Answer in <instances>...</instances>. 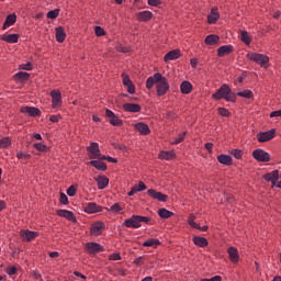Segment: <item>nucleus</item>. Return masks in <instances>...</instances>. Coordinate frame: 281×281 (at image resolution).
Segmentation results:
<instances>
[{
  "instance_id": "obj_25",
  "label": "nucleus",
  "mask_w": 281,
  "mask_h": 281,
  "mask_svg": "<svg viewBox=\"0 0 281 281\" xmlns=\"http://www.w3.org/2000/svg\"><path fill=\"white\" fill-rule=\"evenodd\" d=\"M221 19V13H218V9H212L211 13L207 15V23L210 25H214L216 21Z\"/></svg>"
},
{
  "instance_id": "obj_49",
  "label": "nucleus",
  "mask_w": 281,
  "mask_h": 281,
  "mask_svg": "<svg viewBox=\"0 0 281 281\" xmlns=\"http://www.w3.org/2000/svg\"><path fill=\"white\" fill-rule=\"evenodd\" d=\"M188 223L193 229H201V225L194 222V217H189Z\"/></svg>"
},
{
  "instance_id": "obj_24",
  "label": "nucleus",
  "mask_w": 281,
  "mask_h": 281,
  "mask_svg": "<svg viewBox=\"0 0 281 281\" xmlns=\"http://www.w3.org/2000/svg\"><path fill=\"white\" fill-rule=\"evenodd\" d=\"M137 21L143 23H148L153 19V12L150 11H142L136 14Z\"/></svg>"
},
{
  "instance_id": "obj_60",
  "label": "nucleus",
  "mask_w": 281,
  "mask_h": 281,
  "mask_svg": "<svg viewBox=\"0 0 281 281\" xmlns=\"http://www.w3.org/2000/svg\"><path fill=\"white\" fill-rule=\"evenodd\" d=\"M8 276H16V267L12 266L7 269Z\"/></svg>"
},
{
  "instance_id": "obj_39",
  "label": "nucleus",
  "mask_w": 281,
  "mask_h": 281,
  "mask_svg": "<svg viewBox=\"0 0 281 281\" xmlns=\"http://www.w3.org/2000/svg\"><path fill=\"white\" fill-rule=\"evenodd\" d=\"M235 95H238L239 98H245L246 100H251V98H254V92L251 90H244L235 93Z\"/></svg>"
},
{
  "instance_id": "obj_53",
  "label": "nucleus",
  "mask_w": 281,
  "mask_h": 281,
  "mask_svg": "<svg viewBox=\"0 0 281 281\" xmlns=\"http://www.w3.org/2000/svg\"><path fill=\"white\" fill-rule=\"evenodd\" d=\"M35 148L36 150H40V153H45V150H47V146L43 145L42 143H35Z\"/></svg>"
},
{
  "instance_id": "obj_36",
  "label": "nucleus",
  "mask_w": 281,
  "mask_h": 281,
  "mask_svg": "<svg viewBox=\"0 0 281 281\" xmlns=\"http://www.w3.org/2000/svg\"><path fill=\"white\" fill-rule=\"evenodd\" d=\"M66 34H65V29H63L61 26L56 29V40L58 43H63L66 38Z\"/></svg>"
},
{
  "instance_id": "obj_27",
  "label": "nucleus",
  "mask_w": 281,
  "mask_h": 281,
  "mask_svg": "<svg viewBox=\"0 0 281 281\" xmlns=\"http://www.w3.org/2000/svg\"><path fill=\"white\" fill-rule=\"evenodd\" d=\"M135 128L139 132V135H150V127L146 123H136Z\"/></svg>"
},
{
  "instance_id": "obj_31",
  "label": "nucleus",
  "mask_w": 281,
  "mask_h": 281,
  "mask_svg": "<svg viewBox=\"0 0 281 281\" xmlns=\"http://www.w3.org/2000/svg\"><path fill=\"white\" fill-rule=\"evenodd\" d=\"M180 91L183 95L192 93V83H190V81H182L180 85Z\"/></svg>"
},
{
  "instance_id": "obj_52",
  "label": "nucleus",
  "mask_w": 281,
  "mask_h": 281,
  "mask_svg": "<svg viewBox=\"0 0 281 281\" xmlns=\"http://www.w3.org/2000/svg\"><path fill=\"white\" fill-rule=\"evenodd\" d=\"M177 112H175V111H168L167 113H166V119L167 120H177Z\"/></svg>"
},
{
  "instance_id": "obj_23",
  "label": "nucleus",
  "mask_w": 281,
  "mask_h": 281,
  "mask_svg": "<svg viewBox=\"0 0 281 281\" xmlns=\"http://www.w3.org/2000/svg\"><path fill=\"white\" fill-rule=\"evenodd\" d=\"M21 113L31 115V117H36V116L41 115V110H38V108L23 106V108H21Z\"/></svg>"
},
{
  "instance_id": "obj_40",
  "label": "nucleus",
  "mask_w": 281,
  "mask_h": 281,
  "mask_svg": "<svg viewBox=\"0 0 281 281\" xmlns=\"http://www.w3.org/2000/svg\"><path fill=\"white\" fill-rule=\"evenodd\" d=\"M159 81L157 80V78H155V75L153 77H149L146 80V89H153V87H155V85H158Z\"/></svg>"
},
{
  "instance_id": "obj_3",
  "label": "nucleus",
  "mask_w": 281,
  "mask_h": 281,
  "mask_svg": "<svg viewBox=\"0 0 281 281\" xmlns=\"http://www.w3.org/2000/svg\"><path fill=\"white\" fill-rule=\"evenodd\" d=\"M155 78L158 80V83L156 85V92L157 95L161 98L170 90V83H168V79L162 77L160 72H156Z\"/></svg>"
},
{
  "instance_id": "obj_35",
  "label": "nucleus",
  "mask_w": 281,
  "mask_h": 281,
  "mask_svg": "<svg viewBox=\"0 0 281 281\" xmlns=\"http://www.w3.org/2000/svg\"><path fill=\"white\" fill-rule=\"evenodd\" d=\"M158 216L160 218H170L172 216H175V213L172 211H168L167 209H159L158 210Z\"/></svg>"
},
{
  "instance_id": "obj_12",
  "label": "nucleus",
  "mask_w": 281,
  "mask_h": 281,
  "mask_svg": "<svg viewBox=\"0 0 281 281\" xmlns=\"http://www.w3.org/2000/svg\"><path fill=\"white\" fill-rule=\"evenodd\" d=\"M50 97H52L53 109H58V106H60V104L63 103V98L60 95V91L52 90Z\"/></svg>"
},
{
  "instance_id": "obj_21",
  "label": "nucleus",
  "mask_w": 281,
  "mask_h": 281,
  "mask_svg": "<svg viewBox=\"0 0 281 281\" xmlns=\"http://www.w3.org/2000/svg\"><path fill=\"white\" fill-rule=\"evenodd\" d=\"M94 181L98 184V190H104L109 187V178L106 176H98Z\"/></svg>"
},
{
  "instance_id": "obj_55",
  "label": "nucleus",
  "mask_w": 281,
  "mask_h": 281,
  "mask_svg": "<svg viewBox=\"0 0 281 281\" xmlns=\"http://www.w3.org/2000/svg\"><path fill=\"white\" fill-rule=\"evenodd\" d=\"M16 157H18V159H30V154H26V153H23V151H18L16 153Z\"/></svg>"
},
{
  "instance_id": "obj_33",
  "label": "nucleus",
  "mask_w": 281,
  "mask_h": 281,
  "mask_svg": "<svg viewBox=\"0 0 281 281\" xmlns=\"http://www.w3.org/2000/svg\"><path fill=\"white\" fill-rule=\"evenodd\" d=\"M18 82H25L26 80H30V72L20 71L13 76Z\"/></svg>"
},
{
  "instance_id": "obj_8",
  "label": "nucleus",
  "mask_w": 281,
  "mask_h": 281,
  "mask_svg": "<svg viewBox=\"0 0 281 281\" xmlns=\"http://www.w3.org/2000/svg\"><path fill=\"white\" fill-rule=\"evenodd\" d=\"M276 137V128H272L268 132H260L257 134V140L259 144H265V142H271Z\"/></svg>"
},
{
  "instance_id": "obj_56",
  "label": "nucleus",
  "mask_w": 281,
  "mask_h": 281,
  "mask_svg": "<svg viewBox=\"0 0 281 281\" xmlns=\"http://www.w3.org/2000/svg\"><path fill=\"white\" fill-rule=\"evenodd\" d=\"M148 5H151V8H157L158 5H161V0H147Z\"/></svg>"
},
{
  "instance_id": "obj_41",
  "label": "nucleus",
  "mask_w": 281,
  "mask_h": 281,
  "mask_svg": "<svg viewBox=\"0 0 281 281\" xmlns=\"http://www.w3.org/2000/svg\"><path fill=\"white\" fill-rule=\"evenodd\" d=\"M57 215L61 216L64 218H67L68 221H71V211L68 210H58Z\"/></svg>"
},
{
  "instance_id": "obj_10",
  "label": "nucleus",
  "mask_w": 281,
  "mask_h": 281,
  "mask_svg": "<svg viewBox=\"0 0 281 281\" xmlns=\"http://www.w3.org/2000/svg\"><path fill=\"white\" fill-rule=\"evenodd\" d=\"M38 237V232L22 229L20 231V238L24 240V243H32L34 238Z\"/></svg>"
},
{
  "instance_id": "obj_28",
  "label": "nucleus",
  "mask_w": 281,
  "mask_h": 281,
  "mask_svg": "<svg viewBox=\"0 0 281 281\" xmlns=\"http://www.w3.org/2000/svg\"><path fill=\"white\" fill-rule=\"evenodd\" d=\"M90 166L95 168V170H99L100 172H105L106 170V162L100 161V160H90Z\"/></svg>"
},
{
  "instance_id": "obj_17",
  "label": "nucleus",
  "mask_w": 281,
  "mask_h": 281,
  "mask_svg": "<svg viewBox=\"0 0 281 281\" xmlns=\"http://www.w3.org/2000/svg\"><path fill=\"white\" fill-rule=\"evenodd\" d=\"M85 212L87 214H97V212H102V206L95 202H89L85 207Z\"/></svg>"
},
{
  "instance_id": "obj_64",
  "label": "nucleus",
  "mask_w": 281,
  "mask_h": 281,
  "mask_svg": "<svg viewBox=\"0 0 281 281\" xmlns=\"http://www.w3.org/2000/svg\"><path fill=\"white\" fill-rule=\"evenodd\" d=\"M49 121L53 122V123L59 122L60 116L59 115H50Z\"/></svg>"
},
{
  "instance_id": "obj_6",
  "label": "nucleus",
  "mask_w": 281,
  "mask_h": 281,
  "mask_svg": "<svg viewBox=\"0 0 281 281\" xmlns=\"http://www.w3.org/2000/svg\"><path fill=\"white\" fill-rule=\"evenodd\" d=\"M252 157H254V159H256V161H260L262 164H267V162L271 161V155L261 148L255 149L252 151Z\"/></svg>"
},
{
  "instance_id": "obj_18",
  "label": "nucleus",
  "mask_w": 281,
  "mask_h": 281,
  "mask_svg": "<svg viewBox=\"0 0 281 281\" xmlns=\"http://www.w3.org/2000/svg\"><path fill=\"white\" fill-rule=\"evenodd\" d=\"M123 111L127 113H139L142 111V105L137 103H124Z\"/></svg>"
},
{
  "instance_id": "obj_11",
  "label": "nucleus",
  "mask_w": 281,
  "mask_h": 281,
  "mask_svg": "<svg viewBox=\"0 0 281 281\" xmlns=\"http://www.w3.org/2000/svg\"><path fill=\"white\" fill-rule=\"evenodd\" d=\"M105 116L110 119V124H112V126H122L124 124V121H122L120 116L115 115V113L109 109L105 110Z\"/></svg>"
},
{
  "instance_id": "obj_30",
  "label": "nucleus",
  "mask_w": 281,
  "mask_h": 281,
  "mask_svg": "<svg viewBox=\"0 0 281 281\" xmlns=\"http://www.w3.org/2000/svg\"><path fill=\"white\" fill-rule=\"evenodd\" d=\"M192 240L196 247H207V245H210V243L207 241V238L205 237L194 236Z\"/></svg>"
},
{
  "instance_id": "obj_13",
  "label": "nucleus",
  "mask_w": 281,
  "mask_h": 281,
  "mask_svg": "<svg viewBox=\"0 0 281 281\" xmlns=\"http://www.w3.org/2000/svg\"><path fill=\"white\" fill-rule=\"evenodd\" d=\"M105 227L106 226L104 225V222H97V223L91 225L90 235L91 236H100L102 234V231Z\"/></svg>"
},
{
  "instance_id": "obj_57",
  "label": "nucleus",
  "mask_w": 281,
  "mask_h": 281,
  "mask_svg": "<svg viewBox=\"0 0 281 281\" xmlns=\"http://www.w3.org/2000/svg\"><path fill=\"white\" fill-rule=\"evenodd\" d=\"M146 183H144V181H139L138 184H136V190H138V192H144V190H146Z\"/></svg>"
},
{
  "instance_id": "obj_48",
  "label": "nucleus",
  "mask_w": 281,
  "mask_h": 281,
  "mask_svg": "<svg viewBox=\"0 0 281 281\" xmlns=\"http://www.w3.org/2000/svg\"><path fill=\"white\" fill-rule=\"evenodd\" d=\"M94 34L95 36H105L106 32L104 31V29H102V26H95Z\"/></svg>"
},
{
  "instance_id": "obj_59",
  "label": "nucleus",
  "mask_w": 281,
  "mask_h": 281,
  "mask_svg": "<svg viewBox=\"0 0 281 281\" xmlns=\"http://www.w3.org/2000/svg\"><path fill=\"white\" fill-rule=\"evenodd\" d=\"M109 260H122V256L120 255V252H114L110 255Z\"/></svg>"
},
{
  "instance_id": "obj_16",
  "label": "nucleus",
  "mask_w": 281,
  "mask_h": 281,
  "mask_svg": "<svg viewBox=\"0 0 281 281\" xmlns=\"http://www.w3.org/2000/svg\"><path fill=\"white\" fill-rule=\"evenodd\" d=\"M234 52V46L224 45L217 48L218 58H225V56H229Z\"/></svg>"
},
{
  "instance_id": "obj_50",
  "label": "nucleus",
  "mask_w": 281,
  "mask_h": 281,
  "mask_svg": "<svg viewBox=\"0 0 281 281\" xmlns=\"http://www.w3.org/2000/svg\"><path fill=\"white\" fill-rule=\"evenodd\" d=\"M101 161H110V164H117V158L111 156H102Z\"/></svg>"
},
{
  "instance_id": "obj_15",
  "label": "nucleus",
  "mask_w": 281,
  "mask_h": 281,
  "mask_svg": "<svg viewBox=\"0 0 281 281\" xmlns=\"http://www.w3.org/2000/svg\"><path fill=\"white\" fill-rule=\"evenodd\" d=\"M227 254L231 262H233L234 265H236L240 260V256L238 255V249L236 247H228Z\"/></svg>"
},
{
  "instance_id": "obj_22",
  "label": "nucleus",
  "mask_w": 281,
  "mask_h": 281,
  "mask_svg": "<svg viewBox=\"0 0 281 281\" xmlns=\"http://www.w3.org/2000/svg\"><path fill=\"white\" fill-rule=\"evenodd\" d=\"M178 58H181V50L173 49L165 55L164 60L165 63H169V60H177Z\"/></svg>"
},
{
  "instance_id": "obj_43",
  "label": "nucleus",
  "mask_w": 281,
  "mask_h": 281,
  "mask_svg": "<svg viewBox=\"0 0 281 281\" xmlns=\"http://www.w3.org/2000/svg\"><path fill=\"white\" fill-rule=\"evenodd\" d=\"M124 207L120 203H114L112 206H110L109 212H113V214H120Z\"/></svg>"
},
{
  "instance_id": "obj_14",
  "label": "nucleus",
  "mask_w": 281,
  "mask_h": 281,
  "mask_svg": "<svg viewBox=\"0 0 281 281\" xmlns=\"http://www.w3.org/2000/svg\"><path fill=\"white\" fill-rule=\"evenodd\" d=\"M122 78H123V85L124 87H127V93H135V83H133V81L131 80V77L126 74H122Z\"/></svg>"
},
{
  "instance_id": "obj_19",
  "label": "nucleus",
  "mask_w": 281,
  "mask_h": 281,
  "mask_svg": "<svg viewBox=\"0 0 281 281\" xmlns=\"http://www.w3.org/2000/svg\"><path fill=\"white\" fill-rule=\"evenodd\" d=\"M265 181H271L272 186L280 179V171L278 169L263 176Z\"/></svg>"
},
{
  "instance_id": "obj_46",
  "label": "nucleus",
  "mask_w": 281,
  "mask_h": 281,
  "mask_svg": "<svg viewBox=\"0 0 281 281\" xmlns=\"http://www.w3.org/2000/svg\"><path fill=\"white\" fill-rule=\"evenodd\" d=\"M231 155H233L235 159H243V150L240 149H233Z\"/></svg>"
},
{
  "instance_id": "obj_58",
  "label": "nucleus",
  "mask_w": 281,
  "mask_h": 281,
  "mask_svg": "<svg viewBox=\"0 0 281 281\" xmlns=\"http://www.w3.org/2000/svg\"><path fill=\"white\" fill-rule=\"evenodd\" d=\"M59 201L63 205H67V203H69V199L67 198V195L65 193H60Z\"/></svg>"
},
{
  "instance_id": "obj_47",
  "label": "nucleus",
  "mask_w": 281,
  "mask_h": 281,
  "mask_svg": "<svg viewBox=\"0 0 281 281\" xmlns=\"http://www.w3.org/2000/svg\"><path fill=\"white\" fill-rule=\"evenodd\" d=\"M186 135H188V132H183V133L179 134L178 137L175 138L173 144H181V142H183V139H186Z\"/></svg>"
},
{
  "instance_id": "obj_38",
  "label": "nucleus",
  "mask_w": 281,
  "mask_h": 281,
  "mask_svg": "<svg viewBox=\"0 0 281 281\" xmlns=\"http://www.w3.org/2000/svg\"><path fill=\"white\" fill-rule=\"evenodd\" d=\"M2 40L5 41V43H19V34L3 35Z\"/></svg>"
},
{
  "instance_id": "obj_54",
  "label": "nucleus",
  "mask_w": 281,
  "mask_h": 281,
  "mask_svg": "<svg viewBox=\"0 0 281 281\" xmlns=\"http://www.w3.org/2000/svg\"><path fill=\"white\" fill-rule=\"evenodd\" d=\"M10 146V138L0 139V148H8Z\"/></svg>"
},
{
  "instance_id": "obj_42",
  "label": "nucleus",
  "mask_w": 281,
  "mask_h": 281,
  "mask_svg": "<svg viewBox=\"0 0 281 281\" xmlns=\"http://www.w3.org/2000/svg\"><path fill=\"white\" fill-rule=\"evenodd\" d=\"M217 113H218V115H221V117H231L232 116V112H229V110H227V108H218Z\"/></svg>"
},
{
  "instance_id": "obj_29",
  "label": "nucleus",
  "mask_w": 281,
  "mask_h": 281,
  "mask_svg": "<svg viewBox=\"0 0 281 281\" xmlns=\"http://www.w3.org/2000/svg\"><path fill=\"white\" fill-rule=\"evenodd\" d=\"M218 41H221V37L216 34H211V35H207L205 38H204V43L205 45H218Z\"/></svg>"
},
{
  "instance_id": "obj_4",
  "label": "nucleus",
  "mask_w": 281,
  "mask_h": 281,
  "mask_svg": "<svg viewBox=\"0 0 281 281\" xmlns=\"http://www.w3.org/2000/svg\"><path fill=\"white\" fill-rule=\"evenodd\" d=\"M86 150L91 161H93L94 159H99V161H101L103 155L100 151V144L93 142L90 144V146L86 147Z\"/></svg>"
},
{
  "instance_id": "obj_37",
  "label": "nucleus",
  "mask_w": 281,
  "mask_h": 281,
  "mask_svg": "<svg viewBox=\"0 0 281 281\" xmlns=\"http://www.w3.org/2000/svg\"><path fill=\"white\" fill-rule=\"evenodd\" d=\"M240 41L245 45H251V36H249V32L247 31H241L240 32Z\"/></svg>"
},
{
  "instance_id": "obj_62",
  "label": "nucleus",
  "mask_w": 281,
  "mask_h": 281,
  "mask_svg": "<svg viewBox=\"0 0 281 281\" xmlns=\"http://www.w3.org/2000/svg\"><path fill=\"white\" fill-rule=\"evenodd\" d=\"M134 265H137V267H142V265H144V258L143 257H138L134 260Z\"/></svg>"
},
{
  "instance_id": "obj_63",
  "label": "nucleus",
  "mask_w": 281,
  "mask_h": 281,
  "mask_svg": "<svg viewBox=\"0 0 281 281\" xmlns=\"http://www.w3.org/2000/svg\"><path fill=\"white\" fill-rule=\"evenodd\" d=\"M270 117H281V110L271 112Z\"/></svg>"
},
{
  "instance_id": "obj_34",
  "label": "nucleus",
  "mask_w": 281,
  "mask_h": 281,
  "mask_svg": "<svg viewBox=\"0 0 281 281\" xmlns=\"http://www.w3.org/2000/svg\"><path fill=\"white\" fill-rule=\"evenodd\" d=\"M159 245H161V241H159V239H155V238H149L143 243V247L156 248V247H159Z\"/></svg>"
},
{
  "instance_id": "obj_7",
  "label": "nucleus",
  "mask_w": 281,
  "mask_h": 281,
  "mask_svg": "<svg viewBox=\"0 0 281 281\" xmlns=\"http://www.w3.org/2000/svg\"><path fill=\"white\" fill-rule=\"evenodd\" d=\"M86 251L90 256H95V254H101V251H104V246L94 241H89L86 244Z\"/></svg>"
},
{
  "instance_id": "obj_1",
  "label": "nucleus",
  "mask_w": 281,
  "mask_h": 281,
  "mask_svg": "<svg viewBox=\"0 0 281 281\" xmlns=\"http://www.w3.org/2000/svg\"><path fill=\"white\" fill-rule=\"evenodd\" d=\"M213 100H225L226 102L236 103V93L232 91L229 85L224 83L212 94Z\"/></svg>"
},
{
  "instance_id": "obj_9",
  "label": "nucleus",
  "mask_w": 281,
  "mask_h": 281,
  "mask_svg": "<svg viewBox=\"0 0 281 281\" xmlns=\"http://www.w3.org/2000/svg\"><path fill=\"white\" fill-rule=\"evenodd\" d=\"M148 196L156 201H160L161 203H166L168 201V194H164L161 191H157L155 189L147 190Z\"/></svg>"
},
{
  "instance_id": "obj_20",
  "label": "nucleus",
  "mask_w": 281,
  "mask_h": 281,
  "mask_svg": "<svg viewBox=\"0 0 281 281\" xmlns=\"http://www.w3.org/2000/svg\"><path fill=\"white\" fill-rule=\"evenodd\" d=\"M177 158V154L173 150H161L158 155V159L170 161Z\"/></svg>"
},
{
  "instance_id": "obj_2",
  "label": "nucleus",
  "mask_w": 281,
  "mask_h": 281,
  "mask_svg": "<svg viewBox=\"0 0 281 281\" xmlns=\"http://www.w3.org/2000/svg\"><path fill=\"white\" fill-rule=\"evenodd\" d=\"M142 223L150 225V217L144 215H132L130 218L123 222V225L124 227H128L132 229H139V227H142Z\"/></svg>"
},
{
  "instance_id": "obj_32",
  "label": "nucleus",
  "mask_w": 281,
  "mask_h": 281,
  "mask_svg": "<svg viewBox=\"0 0 281 281\" xmlns=\"http://www.w3.org/2000/svg\"><path fill=\"white\" fill-rule=\"evenodd\" d=\"M14 23H16V14H9L3 23L2 30H8Z\"/></svg>"
},
{
  "instance_id": "obj_61",
  "label": "nucleus",
  "mask_w": 281,
  "mask_h": 281,
  "mask_svg": "<svg viewBox=\"0 0 281 281\" xmlns=\"http://www.w3.org/2000/svg\"><path fill=\"white\" fill-rule=\"evenodd\" d=\"M201 281H223V277L221 276H215L211 279H202Z\"/></svg>"
},
{
  "instance_id": "obj_45",
  "label": "nucleus",
  "mask_w": 281,
  "mask_h": 281,
  "mask_svg": "<svg viewBox=\"0 0 281 281\" xmlns=\"http://www.w3.org/2000/svg\"><path fill=\"white\" fill-rule=\"evenodd\" d=\"M19 69H23L24 71H32V69H34V66L32 65V63H26V64H22L20 65Z\"/></svg>"
},
{
  "instance_id": "obj_5",
  "label": "nucleus",
  "mask_w": 281,
  "mask_h": 281,
  "mask_svg": "<svg viewBox=\"0 0 281 281\" xmlns=\"http://www.w3.org/2000/svg\"><path fill=\"white\" fill-rule=\"evenodd\" d=\"M247 58L252 63H257V65H260V67H265V65H268L269 63V56L260 53H248Z\"/></svg>"
},
{
  "instance_id": "obj_51",
  "label": "nucleus",
  "mask_w": 281,
  "mask_h": 281,
  "mask_svg": "<svg viewBox=\"0 0 281 281\" xmlns=\"http://www.w3.org/2000/svg\"><path fill=\"white\" fill-rule=\"evenodd\" d=\"M113 147L116 149V150H122L123 153L128 150V147H126V145H123V144H117V143H114L113 144Z\"/></svg>"
},
{
  "instance_id": "obj_44",
  "label": "nucleus",
  "mask_w": 281,
  "mask_h": 281,
  "mask_svg": "<svg viewBox=\"0 0 281 281\" xmlns=\"http://www.w3.org/2000/svg\"><path fill=\"white\" fill-rule=\"evenodd\" d=\"M58 14H60L59 9L50 10L47 12V19H57Z\"/></svg>"
},
{
  "instance_id": "obj_26",
  "label": "nucleus",
  "mask_w": 281,
  "mask_h": 281,
  "mask_svg": "<svg viewBox=\"0 0 281 281\" xmlns=\"http://www.w3.org/2000/svg\"><path fill=\"white\" fill-rule=\"evenodd\" d=\"M217 161H218V164H222L223 166H232L234 164L232 156L226 155V154L218 155Z\"/></svg>"
}]
</instances>
